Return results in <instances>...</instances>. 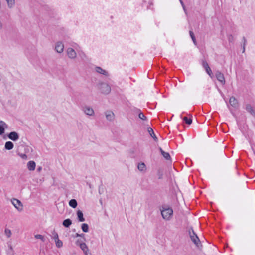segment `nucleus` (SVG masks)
I'll use <instances>...</instances> for the list:
<instances>
[{
	"mask_svg": "<svg viewBox=\"0 0 255 255\" xmlns=\"http://www.w3.org/2000/svg\"><path fill=\"white\" fill-rule=\"evenodd\" d=\"M82 112L86 115L89 116H93L95 115L94 109L90 106L84 105L82 107Z\"/></svg>",
	"mask_w": 255,
	"mask_h": 255,
	"instance_id": "5",
	"label": "nucleus"
},
{
	"mask_svg": "<svg viewBox=\"0 0 255 255\" xmlns=\"http://www.w3.org/2000/svg\"><path fill=\"white\" fill-rule=\"evenodd\" d=\"M8 137L10 139L13 141H16L19 139V135L18 133L14 131L11 132L8 134Z\"/></svg>",
	"mask_w": 255,
	"mask_h": 255,
	"instance_id": "11",
	"label": "nucleus"
},
{
	"mask_svg": "<svg viewBox=\"0 0 255 255\" xmlns=\"http://www.w3.org/2000/svg\"><path fill=\"white\" fill-rule=\"evenodd\" d=\"M138 169L141 172H145L146 165L144 163H139L137 166Z\"/></svg>",
	"mask_w": 255,
	"mask_h": 255,
	"instance_id": "21",
	"label": "nucleus"
},
{
	"mask_svg": "<svg viewBox=\"0 0 255 255\" xmlns=\"http://www.w3.org/2000/svg\"><path fill=\"white\" fill-rule=\"evenodd\" d=\"M77 215L79 222H83L85 221V218L83 217V214L81 210L77 211Z\"/></svg>",
	"mask_w": 255,
	"mask_h": 255,
	"instance_id": "17",
	"label": "nucleus"
},
{
	"mask_svg": "<svg viewBox=\"0 0 255 255\" xmlns=\"http://www.w3.org/2000/svg\"><path fill=\"white\" fill-rule=\"evenodd\" d=\"M234 40V37L232 35H229L228 36V40L230 42H233Z\"/></svg>",
	"mask_w": 255,
	"mask_h": 255,
	"instance_id": "37",
	"label": "nucleus"
},
{
	"mask_svg": "<svg viewBox=\"0 0 255 255\" xmlns=\"http://www.w3.org/2000/svg\"><path fill=\"white\" fill-rule=\"evenodd\" d=\"M79 246L80 249L83 251L85 255H88L89 254V249L87 245L85 243H79Z\"/></svg>",
	"mask_w": 255,
	"mask_h": 255,
	"instance_id": "10",
	"label": "nucleus"
},
{
	"mask_svg": "<svg viewBox=\"0 0 255 255\" xmlns=\"http://www.w3.org/2000/svg\"><path fill=\"white\" fill-rule=\"evenodd\" d=\"M69 205L71 207L75 208L77 206V202L75 199H71L69 202Z\"/></svg>",
	"mask_w": 255,
	"mask_h": 255,
	"instance_id": "25",
	"label": "nucleus"
},
{
	"mask_svg": "<svg viewBox=\"0 0 255 255\" xmlns=\"http://www.w3.org/2000/svg\"><path fill=\"white\" fill-rule=\"evenodd\" d=\"M189 235L192 242L198 248H200V247H201V244L200 240L192 229L189 230Z\"/></svg>",
	"mask_w": 255,
	"mask_h": 255,
	"instance_id": "2",
	"label": "nucleus"
},
{
	"mask_svg": "<svg viewBox=\"0 0 255 255\" xmlns=\"http://www.w3.org/2000/svg\"><path fill=\"white\" fill-rule=\"evenodd\" d=\"M243 52H244L245 51V45H246V39H245V37H243Z\"/></svg>",
	"mask_w": 255,
	"mask_h": 255,
	"instance_id": "36",
	"label": "nucleus"
},
{
	"mask_svg": "<svg viewBox=\"0 0 255 255\" xmlns=\"http://www.w3.org/2000/svg\"><path fill=\"white\" fill-rule=\"evenodd\" d=\"M64 48V44L60 41L56 43L55 46V50L58 53H61L63 52Z\"/></svg>",
	"mask_w": 255,
	"mask_h": 255,
	"instance_id": "7",
	"label": "nucleus"
},
{
	"mask_svg": "<svg viewBox=\"0 0 255 255\" xmlns=\"http://www.w3.org/2000/svg\"><path fill=\"white\" fill-rule=\"evenodd\" d=\"M42 169V167H39L38 168H37V171L38 172H40Z\"/></svg>",
	"mask_w": 255,
	"mask_h": 255,
	"instance_id": "41",
	"label": "nucleus"
},
{
	"mask_svg": "<svg viewBox=\"0 0 255 255\" xmlns=\"http://www.w3.org/2000/svg\"><path fill=\"white\" fill-rule=\"evenodd\" d=\"M12 204L19 211L21 212L23 210V205L22 202L18 199L12 198L11 200Z\"/></svg>",
	"mask_w": 255,
	"mask_h": 255,
	"instance_id": "4",
	"label": "nucleus"
},
{
	"mask_svg": "<svg viewBox=\"0 0 255 255\" xmlns=\"http://www.w3.org/2000/svg\"><path fill=\"white\" fill-rule=\"evenodd\" d=\"M189 34H190V37H191L194 44L195 45H196V44H197L196 40L194 33L192 31H190Z\"/></svg>",
	"mask_w": 255,
	"mask_h": 255,
	"instance_id": "27",
	"label": "nucleus"
},
{
	"mask_svg": "<svg viewBox=\"0 0 255 255\" xmlns=\"http://www.w3.org/2000/svg\"><path fill=\"white\" fill-rule=\"evenodd\" d=\"M35 238L36 239H40L42 241H44V237L41 235H40V234H37V235H35Z\"/></svg>",
	"mask_w": 255,
	"mask_h": 255,
	"instance_id": "33",
	"label": "nucleus"
},
{
	"mask_svg": "<svg viewBox=\"0 0 255 255\" xmlns=\"http://www.w3.org/2000/svg\"><path fill=\"white\" fill-rule=\"evenodd\" d=\"M4 147L6 149L10 150L13 148L14 145L12 142L7 141L5 143Z\"/></svg>",
	"mask_w": 255,
	"mask_h": 255,
	"instance_id": "19",
	"label": "nucleus"
},
{
	"mask_svg": "<svg viewBox=\"0 0 255 255\" xmlns=\"http://www.w3.org/2000/svg\"><path fill=\"white\" fill-rule=\"evenodd\" d=\"M229 103L232 107L237 108L238 106V102L235 97L232 96L229 99Z\"/></svg>",
	"mask_w": 255,
	"mask_h": 255,
	"instance_id": "13",
	"label": "nucleus"
},
{
	"mask_svg": "<svg viewBox=\"0 0 255 255\" xmlns=\"http://www.w3.org/2000/svg\"><path fill=\"white\" fill-rule=\"evenodd\" d=\"M3 23H2L1 21L0 20V30L2 29L3 28Z\"/></svg>",
	"mask_w": 255,
	"mask_h": 255,
	"instance_id": "39",
	"label": "nucleus"
},
{
	"mask_svg": "<svg viewBox=\"0 0 255 255\" xmlns=\"http://www.w3.org/2000/svg\"><path fill=\"white\" fill-rule=\"evenodd\" d=\"M5 0L7 2V6L8 8H12L14 6L15 4V0Z\"/></svg>",
	"mask_w": 255,
	"mask_h": 255,
	"instance_id": "22",
	"label": "nucleus"
},
{
	"mask_svg": "<svg viewBox=\"0 0 255 255\" xmlns=\"http://www.w3.org/2000/svg\"><path fill=\"white\" fill-rule=\"evenodd\" d=\"M139 111H140V110H138ZM138 117L139 118L141 119V120H147V118L144 115V114L141 112H140L138 114Z\"/></svg>",
	"mask_w": 255,
	"mask_h": 255,
	"instance_id": "28",
	"label": "nucleus"
},
{
	"mask_svg": "<svg viewBox=\"0 0 255 255\" xmlns=\"http://www.w3.org/2000/svg\"><path fill=\"white\" fill-rule=\"evenodd\" d=\"M99 89L101 92L105 94H109L111 90V87L106 83H101L99 84Z\"/></svg>",
	"mask_w": 255,
	"mask_h": 255,
	"instance_id": "3",
	"label": "nucleus"
},
{
	"mask_svg": "<svg viewBox=\"0 0 255 255\" xmlns=\"http://www.w3.org/2000/svg\"><path fill=\"white\" fill-rule=\"evenodd\" d=\"M81 229L84 232L87 233L89 231V226L87 224L83 223L81 225Z\"/></svg>",
	"mask_w": 255,
	"mask_h": 255,
	"instance_id": "26",
	"label": "nucleus"
},
{
	"mask_svg": "<svg viewBox=\"0 0 255 255\" xmlns=\"http://www.w3.org/2000/svg\"><path fill=\"white\" fill-rule=\"evenodd\" d=\"M216 77L217 80L221 83L222 84L225 83V78L223 74L220 71H217L216 72Z\"/></svg>",
	"mask_w": 255,
	"mask_h": 255,
	"instance_id": "9",
	"label": "nucleus"
},
{
	"mask_svg": "<svg viewBox=\"0 0 255 255\" xmlns=\"http://www.w3.org/2000/svg\"><path fill=\"white\" fill-rule=\"evenodd\" d=\"M17 155L23 160L27 159V156L26 155V154L18 152Z\"/></svg>",
	"mask_w": 255,
	"mask_h": 255,
	"instance_id": "31",
	"label": "nucleus"
},
{
	"mask_svg": "<svg viewBox=\"0 0 255 255\" xmlns=\"http://www.w3.org/2000/svg\"><path fill=\"white\" fill-rule=\"evenodd\" d=\"M160 211L162 217L165 220L170 221L172 219L173 211L171 208L162 207Z\"/></svg>",
	"mask_w": 255,
	"mask_h": 255,
	"instance_id": "1",
	"label": "nucleus"
},
{
	"mask_svg": "<svg viewBox=\"0 0 255 255\" xmlns=\"http://www.w3.org/2000/svg\"><path fill=\"white\" fill-rule=\"evenodd\" d=\"M95 69L96 72H97L98 73L102 74V75L106 76H108V72L107 71H106L105 70L102 69L100 67L97 66L95 67Z\"/></svg>",
	"mask_w": 255,
	"mask_h": 255,
	"instance_id": "14",
	"label": "nucleus"
},
{
	"mask_svg": "<svg viewBox=\"0 0 255 255\" xmlns=\"http://www.w3.org/2000/svg\"><path fill=\"white\" fill-rule=\"evenodd\" d=\"M52 234H53V239H54L55 241H56L57 240L59 239L58 235L57 233H56L55 232H53Z\"/></svg>",
	"mask_w": 255,
	"mask_h": 255,
	"instance_id": "34",
	"label": "nucleus"
},
{
	"mask_svg": "<svg viewBox=\"0 0 255 255\" xmlns=\"http://www.w3.org/2000/svg\"><path fill=\"white\" fill-rule=\"evenodd\" d=\"M147 131H148V132L149 133V134L150 135V136L155 140H157V137L156 136H155L154 133V131H153V130L152 129V128L150 127H149L148 128H147Z\"/></svg>",
	"mask_w": 255,
	"mask_h": 255,
	"instance_id": "23",
	"label": "nucleus"
},
{
	"mask_svg": "<svg viewBox=\"0 0 255 255\" xmlns=\"http://www.w3.org/2000/svg\"><path fill=\"white\" fill-rule=\"evenodd\" d=\"M84 236V234H78V233H76L75 234V237H83Z\"/></svg>",
	"mask_w": 255,
	"mask_h": 255,
	"instance_id": "38",
	"label": "nucleus"
},
{
	"mask_svg": "<svg viewBox=\"0 0 255 255\" xmlns=\"http://www.w3.org/2000/svg\"><path fill=\"white\" fill-rule=\"evenodd\" d=\"M62 224L64 227L68 228L72 224V221L70 219H67L63 221Z\"/></svg>",
	"mask_w": 255,
	"mask_h": 255,
	"instance_id": "24",
	"label": "nucleus"
},
{
	"mask_svg": "<svg viewBox=\"0 0 255 255\" xmlns=\"http://www.w3.org/2000/svg\"><path fill=\"white\" fill-rule=\"evenodd\" d=\"M183 119L187 124L190 125L192 123V120L190 118H188L187 117H184Z\"/></svg>",
	"mask_w": 255,
	"mask_h": 255,
	"instance_id": "29",
	"label": "nucleus"
},
{
	"mask_svg": "<svg viewBox=\"0 0 255 255\" xmlns=\"http://www.w3.org/2000/svg\"><path fill=\"white\" fill-rule=\"evenodd\" d=\"M6 124L3 121H0V135H2L4 132V128H7Z\"/></svg>",
	"mask_w": 255,
	"mask_h": 255,
	"instance_id": "16",
	"label": "nucleus"
},
{
	"mask_svg": "<svg viewBox=\"0 0 255 255\" xmlns=\"http://www.w3.org/2000/svg\"><path fill=\"white\" fill-rule=\"evenodd\" d=\"M66 52L68 58L71 59H74L77 57V53L72 48H67Z\"/></svg>",
	"mask_w": 255,
	"mask_h": 255,
	"instance_id": "6",
	"label": "nucleus"
},
{
	"mask_svg": "<svg viewBox=\"0 0 255 255\" xmlns=\"http://www.w3.org/2000/svg\"><path fill=\"white\" fill-rule=\"evenodd\" d=\"M55 242L56 245L57 247L60 248L63 246L62 242L61 240H60L59 239L57 240Z\"/></svg>",
	"mask_w": 255,
	"mask_h": 255,
	"instance_id": "32",
	"label": "nucleus"
},
{
	"mask_svg": "<svg viewBox=\"0 0 255 255\" xmlns=\"http://www.w3.org/2000/svg\"><path fill=\"white\" fill-rule=\"evenodd\" d=\"M179 1H180V2L182 7H183V9L184 11H185V13L186 14L187 13L186 9L185 8V6L184 5V4L183 2L182 1V0H179Z\"/></svg>",
	"mask_w": 255,
	"mask_h": 255,
	"instance_id": "35",
	"label": "nucleus"
},
{
	"mask_svg": "<svg viewBox=\"0 0 255 255\" xmlns=\"http://www.w3.org/2000/svg\"><path fill=\"white\" fill-rule=\"evenodd\" d=\"M4 233L7 238H9L11 236V231L9 229H5L4 231Z\"/></svg>",
	"mask_w": 255,
	"mask_h": 255,
	"instance_id": "30",
	"label": "nucleus"
},
{
	"mask_svg": "<svg viewBox=\"0 0 255 255\" xmlns=\"http://www.w3.org/2000/svg\"><path fill=\"white\" fill-rule=\"evenodd\" d=\"M159 150L162 156L167 160L170 159V156L168 152L164 151L161 148H159Z\"/></svg>",
	"mask_w": 255,
	"mask_h": 255,
	"instance_id": "20",
	"label": "nucleus"
},
{
	"mask_svg": "<svg viewBox=\"0 0 255 255\" xmlns=\"http://www.w3.org/2000/svg\"><path fill=\"white\" fill-rule=\"evenodd\" d=\"M246 110L251 113L253 115H255V111L253 109L252 106L250 104H248L246 107Z\"/></svg>",
	"mask_w": 255,
	"mask_h": 255,
	"instance_id": "18",
	"label": "nucleus"
},
{
	"mask_svg": "<svg viewBox=\"0 0 255 255\" xmlns=\"http://www.w3.org/2000/svg\"><path fill=\"white\" fill-rule=\"evenodd\" d=\"M105 115L106 118L108 121L111 122L114 120L115 114L112 111H107L105 112Z\"/></svg>",
	"mask_w": 255,
	"mask_h": 255,
	"instance_id": "8",
	"label": "nucleus"
},
{
	"mask_svg": "<svg viewBox=\"0 0 255 255\" xmlns=\"http://www.w3.org/2000/svg\"><path fill=\"white\" fill-rule=\"evenodd\" d=\"M203 66L205 68L206 72L208 73V74L210 76L212 77V72L211 71V68L208 65V63L206 61H203Z\"/></svg>",
	"mask_w": 255,
	"mask_h": 255,
	"instance_id": "12",
	"label": "nucleus"
},
{
	"mask_svg": "<svg viewBox=\"0 0 255 255\" xmlns=\"http://www.w3.org/2000/svg\"><path fill=\"white\" fill-rule=\"evenodd\" d=\"M27 167L29 171H34L35 169L36 164L34 161H30L27 163Z\"/></svg>",
	"mask_w": 255,
	"mask_h": 255,
	"instance_id": "15",
	"label": "nucleus"
},
{
	"mask_svg": "<svg viewBox=\"0 0 255 255\" xmlns=\"http://www.w3.org/2000/svg\"><path fill=\"white\" fill-rule=\"evenodd\" d=\"M79 243H82V242H81V241H80V240H78L76 242V244L78 246H79Z\"/></svg>",
	"mask_w": 255,
	"mask_h": 255,
	"instance_id": "40",
	"label": "nucleus"
},
{
	"mask_svg": "<svg viewBox=\"0 0 255 255\" xmlns=\"http://www.w3.org/2000/svg\"><path fill=\"white\" fill-rule=\"evenodd\" d=\"M158 178H159V179H161V178H162V175H161H161H160L159 176Z\"/></svg>",
	"mask_w": 255,
	"mask_h": 255,
	"instance_id": "42",
	"label": "nucleus"
}]
</instances>
